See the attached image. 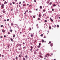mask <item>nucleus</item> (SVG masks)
<instances>
[{
    "label": "nucleus",
    "mask_w": 60,
    "mask_h": 60,
    "mask_svg": "<svg viewBox=\"0 0 60 60\" xmlns=\"http://www.w3.org/2000/svg\"><path fill=\"white\" fill-rule=\"evenodd\" d=\"M50 45L51 47H52L53 45V43H51L50 44Z\"/></svg>",
    "instance_id": "nucleus-1"
},
{
    "label": "nucleus",
    "mask_w": 60,
    "mask_h": 60,
    "mask_svg": "<svg viewBox=\"0 0 60 60\" xmlns=\"http://www.w3.org/2000/svg\"><path fill=\"white\" fill-rule=\"evenodd\" d=\"M30 36L31 37H33V35L32 34H31L30 35Z\"/></svg>",
    "instance_id": "nucleus-2"
},
{
    "label": "nucleus",
    "mask_w": 60,
    "mask_h": 60,
    "mask_svg": "<svg viewBox=\"0 0 60 60\" xmlns=\"http://www.w3.org/2000/svg\"><path fill=\"white\" fill-rule=\"evenodd\" d=\"M2 31L3 32V33H4L5 32V30H2Z\"/></svg>",
    "instance_id": "nucleus-3"
},
{
    "label": "nucleus",
    "mask_w": 60,
    "mask_h": 60,
    "mask_svg": "<svg viewBox=\"0 0 60 60\" xmlns=\"http://www.w3.org/2000/svg\"><path fill=\"white\" fill-rule=\"evenodd\" d=\"M3 12L4 13H5V11L4 10H3Z\"/></svg>",
    "instance_id": "nucleus-4"
},
{
    "label": "nucleus",
    "mask_w": 60,
    "mask_h": 60,
    "mask_svg": "<svg viewBox=\"0 0 60 60\" xmlns=\"http://www.w3.org/2000/svg\"><path fill=\"white\" fill-rule=\"evenodd\" d=\"M10 40H11V41H13V39H12V38H11Z\"/></svg>",
    "instance_id": "nucleus-5"
},
{
    "label": "nucleus",
    "mask_w": 60,
    "mask_h": 60,
    "mask_svg": "<svg viewBox=\"0 0 60 60\" xmlns=\"http://www.w3.org/2000/svg\"><path fill=\"white\" fill-rule=\"evenodd\" d=\"M39 56H40V57H41V58H42V56L41 55H40Z\"/></svg>",
    "instance_id": "nucleus-6"
},
{
    "label": "nucleus",
    "mask_w": 60,
    "mask_h": 60,
    "mask_svg": "<svg viewBox=\"0 0 60 60\" xmlns=\"http://www.w3.org/2000/svg\"><path fill=\"white\" fill-rule=\"evenodd\" d=\"M30 48H31V49H33V47L32 46H31L30 47Z\"/></svg>",
    "instance_id": "nucleus-7"
},
{
    "label": "nucleus",
    "mask_w": 60,
    "mask_h": 60,
    "mask_svg": "<svg viewBox=\"0 0 60 60\" xmlns=\"http://www.w3.org/2000/svg\"><path fill=\"white\" fill-rule=\"evenodd\" d=\"M38 48H40V45H38L37 46Z\"/></svg>",
    "instance_id": "nucleus-8"
},
{
    "label": "nucleus",
    "mask_w": 60,
    "mask_h": 60,
    "mask_svg": "<svg viewBox=\"0 0 60 60\" xmlns=\"http://www.w3.org/2000/svg\"><path fill=\"white\" fill-rule=\"evenodd\" d=\"M10 32H12V30H10Z\"/></svg>",
    "instance_id": "nucleus-9"
},
{
    "label": "nucleus",
    "mask_w": 60,
    "mask_h": 60,
    "mask_svg": "<svg viewBox=\"0 0 60 60\" xmlns=\"http://www.w3.org/2000/svg\"><path fill=\"white\" fill-rule=\"evenodd\" d=\"M40 9H42V7L41 6H40Z\"/></svg>",
    "instance_id": "nucleus-10"
},
{
    "label": "nucleus",
    "mask_w": 60,
    "mask_h": 60,
    "mask_svg": "<svg viewBox=\"0 0 60 60\" xmlns=\"http://www.w3.org/2000/svg\"><path fill=\"white\" fill-rule=\"evenodd\" d=\"M23 60H26V59H25V58H23Z\"/></svg>",
    "instance_id": "nucleus-11"
},
{
    "label": "nucleus",
    "mask_w": 60,
    "mask_h": 60,
    "mask_svg": "<svg viewBox=\"0 0 60 60\" xmlns=\"http://www.w3.org/2000/svg\"><path fill=\"white\" fill-rule=\"evenodd\" d=\"M11 25H12V26H13V23H11Z\"/></svg>",
    "instance_id": "nucleus-12"
},
{
    "label": "nucleus",
    "mask_w": 60,
    "mask_h": 60,
    "mask_svg": "<svg viewBox=\"0 0 60 60\" xmlns=\"http://www.w3.org/2000/svg\"><path fill=\"white\" fill-rule=\"evenodd\" d=\"M42 41L43 42H44V40H42Z\"/></svg>",
    "instance_id": "nucleus-13"
},
{
    "label": "nucleus",
    "mask_w": 60,
    "mask_h": 60,
    "mask_svg": "<svg viewBox=\"0 0 60 60\" xmlns=\"http://www.w3.org/2000/svg\"><path fill=\"white\" fill-rule=\"evenodd\" d=\"M9 20H9V19H7V21H9Z\"/></svg>",
    "instance_id": "nucleus-14"
},
{
    "label": "nucleus",
    "mask_w": 60,
    "mask_h": 60,
    "mask_svg": "<svg viewBox=\"0 0 60 60\" xmlns=\"http://www.w3.org/2000/svg\"><path fill=\"white\" fill-rule=\"evenodd\" d=\"M8 34H11V33L9 32H8Z\"/></svg>",
    "instance_id": "nucleus-15"
},
{
    "label": "nucleus",
    "mask_w": 60,
    "mask_h": 60,
    "mask_svg": "<svg viewBox=\"0 0 60 60\" xmlns=\"http://www.w3.org/2000/svg\"><path fill=\"white\" fill-rule=\"evenodd\" d=\"M27 55H26L25 56V57H26V58H27Z\"/></svg>",
    "instance_id": "nucleus-16"
},
{
    "label": "nucleus",
    "mask_w": 60,
    "mask_h": 60,
    "mask_svg": "<svg viewBox=\"0 0 60 60\" xmlns=\"http://www.w3.org/2000/svg\"><path fill=\"white\" fill-rule=\"evenodd\" d=\"M34 54H36V52L35 51L34 52Z\"/></svg>",
    "instance_id": "nucleus-17"
},
{
    "label": "nucleus",
    "mask_w": 60,
    "mask_h": 60,
    "mask_svg": "<svg viewBox=\"0 0 60 60\" xmlns=\"http://www.w3.org/2000/svg\"><path fill=\"white\" fill-rule=\"evenodd\" d=\"M15 59H18V57L17 56L16 57Z\"/></svg>",
    "instance_id": "nucleus-18"
},
{
    "label": "nucleus",
    "mask_w": 60,
    "mask_h": 60,
    "mask_svg": "<svg viewBox=\"0 0 60 60\" xmlns=\"http://www.w3.org/2000/svg\"><path fill=\"white\" fill-rule=\"evenodd\" d=\"M12 3L13 4H15V2H13Z\"/></svg>",
    "instance_id": "nucleus-19"
},
{
    "label": "nucleus",
    "mask_w": 60,
    "mask_h": 60,
    "mask_svg": "<svg viewBox=\"0 0 60 60\" xmlns=\"http://www.w3.org/2000/svg\"><path fill=\"white\" fill-rule=\"evenodd\" d=\"M41 36H43V34H41V35H40Z\"/></svg>",
    "instance_id": "nucleus-20"
},
{
    "label": "nucleus",
    "mask_w": 60,
    "mask_h": 60,
    "mask_svg": "<svg viewBox=\"0 0 60 60\" xmlns=\"http://www.w3.org/2000/svg\"><path fill=\"white\" fill-rule=\"evenodd\" d=\"M1 7L2 8H4V6H1Z\"/></svg>",
    "instance_id": "nucleus-21"
},
{
    "label": "nucleus",
    "mask_w": 60,
    "mask_h": 60,
    "mask_svg": "<svg viewBox=\"0 0 60 60\" xmlns=\"http://www.w3.org/2000/svg\"><path fill=\"white\" fill-rule=\"evenodd\" d=\"M45 10H43V11L44 12H45Z\"/></svg>",
    "instance_id": "nucleus-22"
},
{
    "label": "nucleus",
    "mask_w": 60,
    "mask_h": 60,
    "mask_svg": "<svg viewBox=\"0 0 60 60\" xmlns=\"http://www.w3.org/2000/svg\"><path fill=\"white\" fill-rule=\"evenodd\" d=\"M51 42L49 41V43H48V44H50V43H51Z\"/></svg>",
    "instance_id": "nucleus-23"
},
{
    "label": "nucleus",
    "mask_w": 60,
    "mask_h": 60,
    "mask_svg": "<svg viewBox=\"0 0 60 60\" xmlns=\"http://www.w3.org/2000/svg\"><path fill=\"white\" fill-rule=\"evenodd\" d=\"M2 37H3V36H1L0 37V38H2Z\"/></svg>",
    "instance_id": "nucleus-24"
},
{
    "label": "nucleus",
    "mask_w": 60,
    "mask_h": 60,
    "mask_svg": "<svg viewBox=\"0 0 60 60\" xmlns=\"http://www.w3.org/2000/svg\"><path fill=\"white\" fill-rule=\"evenodd\" d=\"M0 26L1 27H2L3 26V25H1Z\"/></svg>",
    "instance_id": "nucleus-25"
},
{
    "label": "nucleus",
    "mask_w": 60,
    "mask_h": 60,
    "mask_svg": "<svg viewBox=\"0 0 60 60\" xmlns=\"http://www.w3.org/2000/svg\"><path fill=\"white\" fill-rule=\"evenodd\" d=\"M19 46H21V44H19Z\"/></svg>",
    "instance_id": "nucleus-26"
},
{
    "label": "nucleus",
    "mask_w": 60,
    "mask_h": 60,
    "mask_svg": "<svg viewBox=\"0 0 60 60\" xmlns=\"http://www.w3.org/2000/svg\"><path fill=\"white\" fill-rule=\"evenodd\" d=\"M57 27H59V26L58 25H57Z\"/></svg>",
    "instance_id": "nucleus-27"
},
{
    "label": "nucleus",
    "mask_w": 60,
    "mask_h": 60,
    "mask_svg": "<svg viewBox=\"0 0 60 60\" xmlns=\"http://www.w3.org/2000/svg\"><path fill=\"white\" fill-rule=\"evenodd\" d=\"M45 22H47V21H46V20H45Z\"/></svg>",
    "instance_id": "nucleus-28"
},
{
    "label": "nucleus",
    "mask_w": 60,
    "mask_h": 60,
    "mask_svg": "<svg viewBox=\"0 0 60 60\" xmlns=\"http://www.w3.org/2000/svg\"><path fill=\"white\" fill-rule=\"evenodd\" d=\"M53 6H56V5L55 4H53Z\"/></svg>",
    "instance_id": "nucleus-29"
},
{
    "label": "nucleus",
    "mask_w": 60,
    "mask_h": 60,
    "mask_svg": "<svg viewBox=\"0 0 60 60\" xmlns=\"http://www.w3.org/2000/svg\"><path fill=\"white\" fill-rule=\"evenodd\" d=\"M40 45H41V43H39V45L40 46Z\"/></svg>",
    "instance_id": "nucleus-30"
},
{
    "label": "nucleus",
    "mask_w": 60,
    "mask_h": 60,
    "mask_svg": "<svg viewBox=\"0 0 60 60\" xmlns=\"http://www.w3.org/2000/svg\"><path fill=\"white\" fill-rule=\"evenodd\" d=\"M15 35H14L13 36V37H15Z\"/></svg>",
    "instance_id": "nucleus-31"
},
{
    "label": "nucleus",
    "mask_w": 60,
    "mask_h": 60,
    "mask_svg": "<svg viewBox=\"0 0 60 60\" xmlns=\"http://www.w3.org/2000/svg\"><path fill=\"white\" fill-rule=\"evenodd\" d=\"M29 12H30V13H31L32 12V11H29Z\"/></svg>",
    "instance_id": "nucleus-32"
},
{
    "label": "nucleus",
    "mask_w": 60,
    "mask_h": 60,
    "mask_svg": "<svg viewBox=\"0 0 60 60\" xmlns=\"http://www.w3.org/2000/svg\"><path fill=\"white\" fill-rule=\"evenodd\" d=\"M49 1H48L47 2V4H49Z\"/></svg>",
    "instance_id": "nucleus-33"
},
{
    "label": "nucleus",
    "mask_w": 60,
    "mask_h": 60,
    "mask_svg": "<svg viewBox=\"0 0 60 60\" xmlns=\"http://www.w3.org/2000/svg\"><path fill=\"white\" fill-rule=\"evenodd\" d=\"M24 14L25 15H26V12H25Z\"/></svg>",
    "instance_id": "nucleus-34"
},
{
    "label": "nucleus",
    "mask_w": 60,
    "mask_h": 60,
    "mask_svg": "<svg viewBox=\"0 0 60 60\" xmlns=\"http://www.w3.org/2000/svg\"><path fill=\"white\" fill-rule=\"evenodd\" d=\"M52 4L51 3V2H50L49 3V4H50V5H51V4Z\"/></svg>",
    "instance_id": "nucleus-35"
},
{
    "label": "nucleus",
    "mask_w": 60,
    "mask_h": 60,
    "mask_svg": "<svg viewBox=\"0 0 60 60\" xmlns=\"http://www.w3.org/2000/svg\"><path fill=\"white\" fill-rule=\"evenodd\" d=\"M21 2H20L19 3V4H21Z\"/></svg>",
    "instance_id": "nucleus-36"
},
{
    "label": "nucleus",
    "mask_w": 60,
    "mask_h": 60,
    "mask_svg": "<svg viewBox=\"0 0 60 60\" xmlns=\"http://www.w3.org/2000/svg\"><path fill=\"white\" fill-rule=\"evenodd\" d=\"M45 57H47V56L45 55Z\"/></svg>",
    "instance_id": "nucleus-37"
},
{
    "label": "nucleus",
    "mask_w": 60,
    "mask_h": 60,
    "mask_svg": "<svg viewBox=\"0 0 60 60\" xmlns=\"http://www.w3.org/2000/svg\"><path fill=\"white\" fill-rule=\"evenodd\" d=\"M30 30H31V28L30 27Z\"/></svg>",
    "instance_id": "nucleus-38"
},
{
    "label": "nucleus",
    "mask_w": 60,
    "mask_h": 60,
    "mask_svg": "<svg viewBox=\"0 0 60 60\" xmlns=\"http://www.w3.org/2000/svg\"><path fill=\"white\" fill-rule=\"evenodd\" d=\"M49 29H51V27H49Z\"/></svg>",
    "instance_id": "nucleus-39"
},
{
    "label": "nucleus",
    "mask_w": 60,
    "mask_h": 60,
    "mask_svg": "<svg viewBox=\"0 0 60 60\" xmlns=\"http://www.w3.org/2000/svg\"><path fill=\"white\" fill-rule=\"evenodd\" d=\"M40 16H41V15H40V14H39V17H40Z\"/></svg>",
    "instance_id": "nucleus-40"
},
{
    "label": "nucleus",
    "mask_w": 60,
    "mask_h": 60,
    "mask_svg": "<svg viewBox=\"0 0 60 60\" xmlns=\"http://www.w3.org/2000/svg\"><path fill=\"white\" fill-rule=\"evenodd\" d=\"M5 3L6 4H7V2H6V1H5Z\"/></svg>",
    "instance_id": "nucleus-41"
},
{
    "label": "nucleus",
    "mask_w": 60,
    "mask_h": 60,
    "mask_svg": "<svg viewBox=\"0 0 60 60\" xmlns=\"http://www.w3.org/2000/svg\"><path fill=\"white\" fill-rule=\"evenodd\" d=\"M1 5H2V6H4V4H2Z\"/></svg>",
    "instance_id": "nucleus-42"
},
{
    "label": "nucleus",
    "mask_w": 60,
    "mask_h": 60,
    "mask_svg": "<svg viewBox=\"0 0 60 60\" xmlns=\"http://www.w3.org/2000/svg\"><path fill=\"white\" fill-rule=\"evenodd\" d=\"M52 11H54V9H52Z\"/></svg>",
    "instance_id": "nucleus-43"
},
{
    "label": "nucleus",
    "mask_w": 60,
    "mask_h": 60,
    "mask_svg": "<svg viewBox=\"0 0 60 60\" xmlns=\"http://www.w3.org/2000/svg\"><path fill=\"white\" fill-rule=\"evenodd\" d=\"M36 0H34V2H36Z\"/></svg>",
    "instance_id": "nucleus-44"
},
{
    "label": "nucleus",
    "mask_w": 60,
    "mask_h": 60,
    "mask_svg": "<svg viewBox=\"0 0 60 60\" xmlns=\"http://www.w3.org/2000/svg\"><path fill=\"white\" fill-rule=\"evenodd\" d=\"M26 12H28V10H26Z\"/></svg>",
    "instance_id": "nucleus-45"
},
{
    "label": "nucleus",
    "mask_w": 60,
    "mask_h": 60,
    "mask_svg": "<svg viewBox=\"0 0 60 60\" xmlns=\"http://www.w3.org/2000/svg\"><path fill=\"white\" fill-rule=\"evenodd\" d=\"M20 56H20V55H19V57H20Z\"/></svg>",
    "instance_id": "nucleus-46"
},
{
    "label": "nucleus",
    "mask_w": 60,
    "mask_h": 60,
    "mask_svg": "<svg viewBox=\"0 0 60 60\" xmlns=\"http://www.w3.org/2000/svg\"><path fill=\"white\" fill-rule=\"evenodd\" d=\"M16 26H17V28H18V25H17Z\"/></svg>",
    "instance_id": "nucleus-47"
},
{
    "label": "nucleus",
    "mask_w": 60,
    "mask_h": 60,
    "mask_svg": "<svg viewBox=\"0 0 60 60\" xmlns=\"http://www.w3.org/2000/svg\"><path fill=\"white\" fill-rule=\"evenodd\" d=\"M51 20L52 21H53V20L52 19H51Z\"/></svg>",
    "instance_id": "nucleus-48"
},
{
    "label": "nucleus",
    "mask_w": 60,
    "mask_h": 60,
    "mask_svg": "<svg viewBox=\"0 0 60 60\" xmlns=\"http://www.w3.org/2000/svg\"><path fill=\"white\" fill-rule=\"evenodd\" d=\"M33 17L34 18H35V17L34 16H33Z\"/></svg>",
    "instance_id": "nucleus-49"
},
{
    "label": "nucleus",
    "mask_w": 60,
    "mask_h": 60,
    "mask_svg": "<svg viewBox=\"0 0 60 60\" xmlns=\"http://www.w3.org/2000/svg\"><path fill=\"white\" fill-rule=\"evenodd\" d=\"M23 6H25V4H24L23 5Z\"/></svg>",
    "instance_id": "nucleus-50"
},
{
    "label": "nucleus",
    "mask_w": 60,
    "mask_h": 60,
    "mask_svg": "<svg viewBox=\"0 0 60 60\" xmlns=\"http://www.w3.org/2000/svg\"><path fill=\"white\" fill-rule=\"evenodd\" d=\"M32 49H30V51H32Z\"/></svg>",
    "instance_id": "nucleus-51"
},
{
    "label": "nucleus",
    "mask_w": 60,
    "mask_h": 60,
    "mask_svg": "<svg viewBox=\"0 0 60 60\" xmlns=\"http://www.w3.org/2000/svg\"><path fill=\"white\" fill-rule=\"evenodd\" d=\"M17 8H18V4H17Z\"/></svg>",
    "instance_id": "nucleus-52"
},
{
    "label": "nucleus",
    "mask_w": 60,
    "mask_h": 60,
    "mask_svg": "<svg viewBox=\"0 0 60 60\" xmlns=\"http://www.w3.org/2000/svg\"><path fill=\"white\" fill-rule=\"evenodd\" d=\"M4 37H6V36L5 35H4Z\"/></svg>",
    "instance_id": "nucleus-53"
},
{
    "label": "nucleus",
    "mask_w": 60,
    "mask_h": 60,
    "mask_svg": "<svg viewBox=\"0 0 60 60\" xmlns=\"http://www.w3.org/2000/svg\"><path fill=\"white\" fill-rule=\"evenodd\" d=\"M47 55L48 56H49V54H47Z\"/></svg>",
    "instance_id": "nucleus-54"
},
{
    "label": "nucleus",
    "mask_w": 60,
    "mask_h": 60,
    "mask_svg": "<svg viewBox=\"0 0 60 60\" xmlns=\"http://www.w3.org/2000/svg\"><path fill=\"white\" fill-rule=\"evenodd\" d=\"M8 48H9V45H8Z\"/></svg>",
    "instance_id": "nucleus-55"
},
{
    "label": "nucleus",
    "mask_w": 60,
    "mask_h": 60,
    "mask_svg": "<svg viewBox=\"0 0 60 60\" xmlns=\"http://www.w3.org/2000/svg\"><path fill=\"white\" fill-rule=\"evenodd\" d=\"M10 5H11V3H10Z\"/></svg>",
    "instance_id": "nucleus-56"
},
{
    "label": "nucleus",
    "mask_w": 60,
    "mask_h": 60,
    "mask_svg": "<svg viewBox=\"0 0 60 60\" xmlns=\"http://www.w3.org/2000/svg\"><path fill=\"white\" fill-rule=\"evenodd\" d=\"M38 20H40V18H38Z\"/></svg>",
    "instance_id": "nucleus-57"
},
{
    "label": "nucleus",
    "mask_w": 60,
    "mask_h": 60,
    "mask_svg": "<svg viewBox=\"0 0 60 60\" xmlns=\"http://www.w3.org/2000/svg\"><path fill=\"white\" fill-rule=\"evenodd\" d=\"M0 5H1V3H0Z\"/></svg>",
    "instance_id": "nucleus-58"
},
{
    "label": "nucleus",
    "mask_w": 60,
    "mask_h": 60,
    "mask_svg": "<svg viewBox=\"0 0 60 60\" xmlns=\"http://www.w3.org/2000/svg\"><path fill=\"white\" fill-rule=\"evenodd\" d=\"M36 11H37V10H38V9H36Z\"/></svg>",
    "instance_id": "nucleus-59"
},
{
    "label": "nucleus",
    "mask_w": 60,
    "mask_h": 60,
    "mask_svg": "<svg viewBox=\"0 0 60 60\" xmlns=\"http://www.w3.org/2000/svg\"><path fill=\"white\" fill-rule=\"evenodd\" d=\"M19 7H20V5H19Z\"/></svg>",
    "instance_id": "nucleus-60"
},
{
    "label": "nucleus",
    "mask_w": 60,
    "mask_h": 60,
    "mask_svg": "<svg viewBox=\"0 0 60 60\" xmlns=\"http://www.w3.org/2000/svg\"><path fill=\"white\" fill-rule=\"evenodd\" d=\"M56 25H55V26L54 27H56Z\"/></svg>",
    "instance_id": "nucleus-61"
},
{
    "label": "nucleus",
    "mask_w": 60,
    "mask_h": 60,
    "mask_svg": "<svg viewBox=\"0 0 60 60\" xmlns=\"http://www.w3.org/2000/svg\"><path fill=\"white\" fill-rule=\"evenodd\" d=\"M13 60H15V59L14 58Z\"/></svg>",
    "instance_id": "nucleus-62"
},
{
    "label": "nucleus",
    "mask_w": 60,
    "mask_h": 60,
    "mask_svg": "<svg viewBox=\"0 0 60 60\" xmlns=\"http://www.w3.org/2000/svg\"><path fill=\"white\" fill-rule=\"evenodd\" d=\"M23 44H25V43H24V42H23Z\"/></svg>",
    "instance_id": "nucleus-63"
},
{
    "label": "nucleus",
    "mask_w": 60,
    "mask_h": 60,
    "mask_svg": "<svg viewBox=\"0 0 60 60\" xmlns=\"http://www.w3.org/2000/svg\"><path fill=\"white\" fill-rule=\"evenodd\" d=\"M2 57H3V56H4V55H2Z\"/></svg>",
    "instance_id": "nucleus-64"
}]
</instances>
